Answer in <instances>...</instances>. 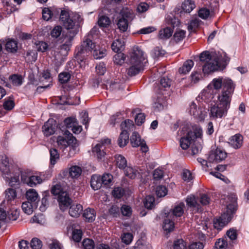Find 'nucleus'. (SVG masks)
<instances>
[{"label": "nucleus", "mask_w": 249, "mask_h": 249, "mask_svg": "<svg viewBox=\"0 0 249 249\" xmlns=\"http://www.w3.org/2000/svg\"><path fill=\"white\" fill-rule=\"evenodd\" d=\"M210 85L216 90L221 89L217 95V103L210 107V118L213 120L221 119L227 114L235 84L228 77H219L214 78Z\"/></svg>", "instance_id": "obj_1"}, {"label": "nucleus", "mask_w": 249, "mask_h": 249, "mask_svg": "<svg viewBox=\"0 0 249 249\" xmlns=\"http://www.w3.org/2000/svg\"><path fill=\"white\" fill-rule=\"evenodd\" d=\"M237 197L235 195H232L231 202L227 206L226 212L222 214L221 216L214 220L213 226L214 228L221 230L232 218L237 208Z\"/></svg>", "instance_id": "obj_2"}, {"label": "nucleus", "mask_w": 249, "mask_h": 249, "mask_svg": "<svg viewBox=\"0 0 249 249\" xmlns=\"http://www.w3.org/2000/svg\"><path fill=\"white\" fill-rule=\"evenodd\" d=\"M93 28L88 35L84 37L83 42L79 47L77 48L75 58L78 61L82 62L88 56L92 50L95 48V44L92 41V33Z\"/></svg>", "instance_id": "obj_3"}, {"label": "nucleus", "mask_w": 249, "mask_h": 249, "mask_svg": "<svg viewBox=\"0 0 249 249\" xmlns=\"http://www.w3.org/2000/svg\"><path fill=\"white\" fill-rule=\"evenodd\" d=\"M81 16L76 13H70L66 9L61 11L59 20L65 28L67 30L73 29L78 26L82 20Z\"/></svg>", "instance_id": "obj_4"}, {"label": "nucleus", "mask_w": 249, "mask_h": 249, "mask_svg": "<svg viewBox=\"0 0 249 249\" xmlns=\"http://www.w3.org/2000/svg\"><path fill=\"white\" fill-rule=\"evenodd\" d=\"M202 135L201 129H196L194 132L190 131L188 132L186 136L182 137L180 140V145L181 147L186 150L188 149L191 144L197 138H200Z\"/></svg>", "instance_id": "obj_5"}, {"label": "nucleus", "mask_w": 249, "mask_h": 249, "mask_svg": "<svg viewBox=\"0 0 249 249\" xmlns=\"http://www.w3.org/2000/svg\"><path fill=\"white\" fill-rule=\"evenodd\" d=\"M111 142L109 139L101 140L92 148V152L99 160H104L106 155L107 148Z\"/></svg>", "instance_id": "obj_6"}, {"label": "nucleus", "mask_w": 249, "mask_h": 249, "mask_svg": "<svg viewBox=\"0 0 249 249\" xmlns=\"http://www.w3.org/2000/svg\"><path fill=\"white\" fill-rule=\"evenodd\" d=\"M64 135V136H59L57 140V144L61 148H65L70 145H75L77 140L71 133L68 130H66Z\"/></svg>", "instance_id": "obj_7"}, {"label": "nucleus", "mask_w": 249, "mask_h": 249, "mask_svg": "<svg viewBox=\"0 0 249 249\" xmlns=\"http://www.w3.org/2000/svg\"><path fill=\"white\" fill-rule=\"evenodd\" d=\"M227 157V153L225 150L220 147H217L215 150L211 151L208 160L210 162L218 163L224 160Z\"/></svg>", "instance_id": "obj_8"}, {"label": "nucleus", "mask_w": 249, "mask_h": 249, "mask_svg": "<svg viewBox=\"0 0 249 249\" xmlns=\"http://www.w3.org/2000/svg\"><path fill=\"white\" fill-rule=\"evenodd\" d=\"M172 82V80L168 77H161L159 83L155 88V91L159 94H165V92L170 89Z\"/></svg>", "instance_id": "obj_9"}, {"label": "nucleus", "mask_w": 249, "mask_h": 249, "mask_svg": "<svg viewBox=\"0 0 249 249\" xmlns=\"http://www.w3.org/2000/svg\"><path fill=\"white\" fill-rule=\"evenodd\" d=\"M202 71L204 73L209 74L212 72L217 71L220 68L218 59L217 57L202 64Z\"/></svg>", "instance_id": "obj_10"}, {"label": "nucleus", "mask_w": 249, "mask_h": 249, "mask_svg": "<svg viewBox=\"0 0 249 249\" xmlns=\"http://www.w3.org/2000/svg\"><path fill=\"white\" fill-rule=\"evenodd\" d=\"M121 13L122 17L118 19L117 26L121 32H124L127 31L128 27V20L126 18H131L132 13L130 11H122Z\"/></svg>", "instance_id": "obj_11"}, {"label": "nucleus", "mask_w": 249, "mask_h": 249, "mask_svg": "<svg viewBox=\"0 0 249 249\" xmlns=\"http://www.w3.org/2000/svg\"><path fill=\"white\" fill-rule=\"evenodd\" d=\"M56 121L53 119H49L42 126L44 135L50 136L53 134L56 131Z\"/></svg>", "instance_id": "obj_12"}, {"label": "nucleus", "mask_w": 249, "mask_h": 249, "mask_svg": "<svg viewBox=\"0 0 249 249\" xmlns=\"http://www.w3.org/2000/svg\"><path fill=\"white\" fill-rule=\"evenodd\" d=\"M57 200L60 209L62 211H65L67 210L71 203V200L67 192L62 193L60 196H58Z\"/></svg>", "instance_id": "obj_13"}, {"label": "nucleus", "mask_w": 249, "mask_h": 249, "mask_svg": "<svg viewBox=\"0 0 249 249\" xmlns=\"http://www.w3.org/2000/svg\"><path fill=\"white\" fill-rule=\"evenodd\" d=\"M130 64L131 66L127 70V73L129 76H135L143 70L144 65L143 63L130 61Z\"/></svg>", "instance_id": "obj_14"}, {"label": "nucleus", "mask_w": 249, "mask_h": 249, "mask_svg": "<svg viewBox=\"0 0 249 249\" xmlns=\"http://www.w3.org/2000/svg\"><path fill=\"white\" fill-rule=\"evenodd\" d=\"M145 59L144 52L139 47L134 48L133 53L131 56L130 61L143 63V61Z\"/></svg>", "instance_id": "obj_15"}, {"label": "nucleus", "mask_w": 249, "mask_h": 249, "mask_svg": "<svg viewBox=\"0 0 249 249\" xmlns=\"http://www.w3.org/2000/svg\"><path fill=\"white\" fill-rule=\"evenodd\" d=\"M42 76L41 77L40 81V82H43L44 81H46L48 84H42V85L38 86L36 90L37 91H40V89H46L49 87H50L52 85V78L51 77V74L50 72L48 71H44L42 73Z\"/></svg>", "instance_id": "obj_16"}, {"label": "nucleus", "mask_w": 249, "mask_h": 249, "mask_svg": "<svg viewBox=\"0 0 249 249\" xmlns=\"http://www.w3.org/2000/svg\"><path fill=\"white\" fill-rule=\"evenodd\" d=\"M229 143L234 148H240L243 144V137L240 134H236L229 139Z\"/></svg>", "instance_id": "obj_17"}, {"label": "nucleus", "mask_w": 249, "mask_h": 249, "mask_svg": "<svg viewBox=\"0 0 249 249\" xmlns=\"http://www.w3.org/2000/svg\"><path fill=\"white\" fill-rule=\"evenodd\" d=\"M186 202L187 206L193 208L194 213H198L202 211L201 207L197 202L196 197L194 196H188L186 199Z\"/></svg>", "instance_id": "obj_18"}, {"label": "nucleus", "mask_w": 249, "mask_h": 249, "mask_svg": "<svg viewBox=\"0 0 249 249\" xmlns=\"http://www.w3.org/2000/svg\"><path fill=\"white\" fill-rule=\"evenodd\" d=\"M171 218V216L169 217V215L168 214L163 222L162 228L167 233L172 231L175 228L174 220Z\"/></svg>", "instance_id": "obj_19"}, {"label": "nucleus", "mask_w": 249, "mask_h": 249, "mask_svg": "<svg viewBox=\"0 0 249 249\" xmlns=\"http://www.w3.org/2000/svg\"><path fill=\"white\" fill-rule=\"evenodd\" d=\"M115 165L120 169L124 170L127 167V160L125 158L120 154H116L114 156Z\"/></svg>", "instance_id": "obj_20"}, {"label": "nucleus", "mask_w": 249, "mask_h": 249, "mask_svg": "<svg viewBox=\"0 0 249 249\" xmlns=\"http://www.w3.org/2000/svg\"><path fill=\"white\" fill-rule=\"evenodd\" d=\"M26 197L27 201H30L32 203L35 202L36 204L37 205L39 201V196L36 190L30 189L28 190L26 193Z\"/></svg>", "instance_id": "obj_21"}, {"label": "nucleus", "mask_w": 249, "mask_h": 249, "mask_svg": "<svg viewBox=\"0 0 249 249\" xmlns=\"http://www.w3.org/2000/svg\"><path fill=\"white\" fill-rule=\"evenodd\" d=\"M77 33V31L76 30H73L72 31H69L66 35L67 40L65 43L62 45L61 48L65 50H69L71 46V42Z\"/></svg>", "instance_id": "obj_22"}, {"label": "nucleus", "mask_w": 249, "mask_h": 249, "mask_svg": "<svg viewBox=\"0 0 249 249\" xmlns=\"http://www.w3.org/2000/svg\"><path fill=\"white\" fill-rule=\"evenodd\" d=\"M101 181L102 178L101 176L98 175H92L90 180L91 188L94 190H97L100 189L103 187Z\"/></svg>", "instance_id": "obj_23"}, {"label": "nucleus", "mask_w": 249, "mask_h": 249, "mask_svg": "<svg viewBox=\"0 0 249 249\" xmlns=\"http://www.w3.org/2000/svg\"><path fill=\"white\" fill-rule=\"evenodd\" d=\"M125 176L130 179H135L137 177L140 176V173L135 167L128 166L124 170Z\"/></svg>", "instance_id": "obj_24"}, {"label": "nucleus", "mask_w": 249, "mask_h": 249, "mask_svg": "<svg viewBox=\"0 0 249 249\" xmlns=\"http://www.w3.org/2000/svg\"><path fill=\"white\" fill-rule=\"evenodd\" d=\"M83 216L86 221L92 222L95 219L96 212L94 209L88 208L84 211Z\"/></svg>", "instance_id": "obj_25"}, {"label": "nucleus", "mask_w": 249, "mask_h": 249, "mask_svg": "<svg viewBox=\"0 0 249 249\" xmlns=\"http://www.w3.org/2000/svg\"><path fill=\"white\" fill-rule=\"evenodd\" d=\"M83 211V207L81 205L76 204L71 205L70 207L69 213L71 217H77L80 215Z\"/></svg>", "instance_id": "obj_26"}, {"label": "nucleus", "mask_w": 249, "mask_h": 249, "mask_svg": "<svg viewBox=\"0 0 249 249\" xmlns=\"http://www.w3.org/2000/svg\"><path fill=\"white\" fill-rule=\"evenodd\" d=\"M37 207V205L36 204L35 202L32 203L30 201L24 202L22 204V209L23 211L28 214H32L34 210L36 209Z\"/></svg>", "instance_id": "obj_27"}, {"label": "nucleus", "mask_w": 249, "mask_h": 249, "mask_svg": "<svg viewBox=\"0 0 249 249\" xmlns=\"http://www.w3.org/2000/svg\"><path fill=\"white\" fill-rule=\"evenodd\" d=\"M129 135L126 130H123L120 134L118 140V144L120 147H123L125 146L128 142Z\"/></svg>", "instance_id": "obj_28"}, {"label": "nucleus", "mask_w": 249, "mask_h": 249, "mask_svg": "<svg viewBox=\"0 0 249 249\" xmlns=\"http://www.w3.org/2000/svg\"><path fill=\"white\" fill-rule=\"evenodd\" d=\"M194 65V62L192 60H187L184 62L182 66L178 69V72L180 74H186L192 69Z\"/></svg>", "instance_id": "obj_29"}, {"label": "nucleus", "mask_w": 249, "mask_h": 249, "mask_svg": "<svg viewBox=\"0 0 249 249\" xmlns=\"http://www.w3.org/2000/svg\"><path fill=\"white\" fill-rule=\"evenodd\" d=\"M185 204L183 202H180L176 205L171 210L172 214L174 217H181L184 213Z\"/></svg>", "instance_id": "obj_30"}, {"label": "nucleus", "mask_w": 249, "mask_h": 249, "mask_svg": "<svg viewBox=\"0 0 249 249\" xmlns=\"http://www.w3.org/2000/svg\"><path fill=\"white\" fill-rule=\"evenodd\" d=\"M130 143L133 147H137L143 142L144 140L141 139L139 134L137 132H134L130 137Z\"/></svg>", "instance_id": "obj_31"}, {"label": "nucleus", "mask_w": 249, "mask_h": 249, "mask_svg": "<svg viewBox=\"0 0 249 249\" xmlns=\"http://www.w3.org/2000/svg\"><path fill=\"white\" fill-rule=\"evenodd\" d=\"M155 197L152 196H147L143 200V206L147 210H152L155 207Z\"/></svg>", "instance_id": "obj_32"}, {"label": "nucleus", "mask_w": 249, "mask_h": 249, "mask_svg": "<svg viewBox=\"0 0 249 249\" xmlns=\"http://www.w3.org/2000/svg\"><path fill=\"white\" fill-rule=\"evenodd\" d=\"M173 30L170 27H166L159 31V37L161 39H167L170 37L173 34Z\"/></svg>", "instance_id": "obj_33"}, {"label": "nucleus", "mask_w": 249, "mask_h": 249, "mask_svg": "<svg viewBox=\"0 0 249 249\" xmlns=\"http://www.w3.org/2000/svg\"><path fill=\"white\" fill-rule=\"evenodd\" d=\"M6 50L10 53H15L18 50V43L14 39H10L5 44Z\"/></svg>", "instance_id": "obj_34"}, {"label": "nucleus", "mask_w": 249, "mask_h": 249, "mask_svg": "<svg viewBox=\"0 0 249 249\" xmlns=\"http://www.w3.org/2000/svg\"><path fill=\"white\" fill-rule=\"evenodd\" d=\"M195 7V2L192 0H185L182 4V8L186 13H190Z\"/></svg>", "instance_id": "obj_35"}, {"label": "nucleus", "mask_w": 249, "mask_h": 249, "mask_svg": "<svg viewBox=\"0 0 249 249\" xmlns=\"http://www.w3.org/2000/svg\"><path fill=\"white\" fill-rule=\"evenodd\" d=\"M9 185L13 188H18L19 185V176H15L13 177H9L5 175L4 177Z\"/></svg>", "instance_id": "obj_36"}, {"label": "nucleus", "mask_w": 249, "mask_h": 249, "mask_svg": "<svg viewBox=\"0 0 249 249\" xmlns=\"http://www.w3.org/2000/svg\"><path fill=\"white\" fill-rule=\"evenodd\" d=\"M103 187L108 188L112 183V176L110 174H105L101 176Z\"/></svg>", "instance_id": "obj_37"}, {"label": "nucleus", "mask_w": 249, "mask_h": 249, "mask_svg": "<svg viewBox=\"0 0 249 249\" xmlns=\"http://www.w3.org/2000/svg\"><path fill=\"white\" fill-rule=\"evenodd\" d=\"M214 56H213L209 51H204L200 54L199 59L200 61V65L206 63L207 62L214 58Z\"/></svg>", "instance_id": "obj_38"}, {"label": "nucleus", "mask_w": 249, "mask_h": 249, "mask_svg": "<svg viewBox=\"0 0 249 249\" xmlns=\"http://www.w3.org/2000/svg\"><path fill=\"white\" fill-rule=\"evenodd\" d=\"M15 102L13 96L7 97L3 104V108L7 110H12L15 107Z\"/></svg>", "instance_id": "obj_39"}, {"label": "nucleus", "mask_w": 249, "mask_h": 249, "mask_svg": "<svg viewBox=\"0 0 249 249\" xmlns=\"http://www.w3.org/2000/svg\"><path fill=\"white\" fill-rule=\"evenodd\" d=\"M124 48V42L122 41L120 39H116L111 45L112 50L116 53L121 52L122 49Z\"/></svg>", "instance_id": "obj_40"}, {"label": "nucleus", "mask_w": 249, "mask_h": 249, "mask_svg": "<svg viewBox=\"0 0 249 249\" xmlns=\"http://www.w3.org/2000/svg\"><path fill=\"white\" fill-rule=\"evenodd\" d=\"M82 173L81 168L78 166H72L70 168V176L72 178H78Z\"/></svg>", "instance_id": "obj_41"}, {"label": "nucleus", "mask_w": 249, "mask_h": 249, "mask_svg": "<svg viewBox=\"0 0 249 249\" xmlns=\"http://www.w3.org/2000/svg\"><path fill=\"white\" fill-rule=\"evenodd\" d=\"M10 79L13 85L15 86H19L23 83V78L21 75L14 74L10 76Z\"/></svg>", "instance_id": "obj_42"}, {"label": "nucleus", "mask_w": 249, "mask_h": 249, "mask_svg": "<svg viewBox=\"0 0 249 249\" xmlns=\"http://www.w3.org/2000/svg\"><path fill=\"white\" fill-rule=\"evenodd\" d=\"M50 154V163L52 165H54L59 159V154L57 150L55 148H51L49 150Z\"/></svg>", "instance_id": "obj_43"}, {"label": "nucleus", "mask_w": 249, "mask_h": 249, "mask_svg": "<svg viewBox=\"0 0 249 249\" xmlns=\"http://www.w3.org/2000/svg\"><path fill=\"white\" fill-rule=\"evenodd\" d=\"M0 170L4 175H9L10 169L7 158L5 157L3 160L1 165L0 166Z\"/></svg>", "instance_id": "obj_44"}, {"label": "nucleus", "mask_w": 249, "mask_h": 249, "mask_svg": "<svg viewBox=\"0 0 249 249\" xmlns=\"http://www.w3.org/2000/svg\"><path fill=\"white\" fill-rule=\"evenodd\" d=\"M111 23L108 17L106 16H101L98 21V23L100 27H107Z\"/></svg>", "instance_id": "obj_45"}, {"label": "nucleus", "mask_w": 249, "mask_h": 249, "mask_svg": "<svg viewBox=\"0 0 249 249\" xmlns=\"http://www.w3.org/2000/svg\"><path fill=\"white\" fill-rule=\"evenodd\" d=\"M71 74L69 72H62L58 75L59 82L62 84L67 83L71 79Z\"/></svg>", "instance_id": "obj_46"}, {"label": "nucleus", "mask_w": 249, "mask_h": 249, "mask_svg": "<svg viewBox=\"0 0 249 249\" xmlns=\"http://www.w3.org/2000/svg\"><path fill=\"white\" fill-rule=\"evenodd\" d=\"M166 23L168 25H170L172 27V29L175 27L178 26L179 23L178 18L175 17L168 16L166 18Z\"/></svg>", "instance_id": "obj_47"}, {"label": "nucleus", "mask_w": 249, "mask_h": 249, "mask_svg": "<svg viewBox=\"0 0 249 249\" xmlns=\"http://www.w3.org/2000/svg\"><path fill=\"white\" fill-rule=\"evenodd\" d=\"M66 191H64L63 188L60 184H56L53 185L51 189V193L54 196H60L62 193H66Z\"/></svg>", "instance_id": "obj_48"}, {"label": "nucleus", "mask_w": 249, "mask_h": 249, "mask_svg": "<svg viewBox=\"0 0 249 249\" xmlns=\"http://www.w3.org/2000/svg\"><path fill=\"white\" fill-rule=\"evenodd\" d=\"M29 186L32 187L35 186L37 184H40L42 182L40 177L36 176H30Z\"/></svg>", "instance_id": "obj_49"}, {"label": "nucleus", "mask_w": 249, "mask_h": 249, "mask_svg": "<svg viewBox=\"0 0 249 249\" xmlns=\"http://www.w3.org/2000/svg\"><path fill=\"white\" fill-rule=\"evenodd\" d=\"M193 116L198 120L202 121L204 120L205 117V113L202 110V108L200 107H198V109L193 112Z\"/></svg>", "instance_id": "obj_50"}, {"label": "nucleus", "mask_w": 249, "mask_h": 249, "mask_svg": "<svg viewBox=\"0 0 249 249\" xmlns=\"http://www.w3.org/2000/svg\"><path fill=\"white\" fill-rule=\"evenodd\" d=\"M186 32L184 30L177 31L173 36L174 39L178 43L181 41L185 36Z\"/></svg>", "instance_id": "obj_51"}, {"label": "nucleus", "mask_w": 249, "mask_h": 249, "mask_svg": "<svg viewBox=\"0 0 249 249\" xmlns=\"http://www.w3.org/2000/svg\"><path fill=\"white\" fill-rule=\"evenodd\" d=\"M122 120L121 113H116L115 114L111 116L109 119V123L112 125H114L117 123H119Z\"/></svg>", "instance_id": "obj_52"}, {"label": "nucleus", "mask_w": 249, "mask_h": 249, "mask_svg": "<svg viewBox=\"0 0 249 249\" xmlns=\"http://www.w3.org/2000/svg\"><path fill=\"white\" fill-rule=\"evenodd\" d=\"M44 196L41 200V205L39 207L41 211L44 212L46 210V207L49 204L48 197L49 196V194L47 192H45L43 194Z\"/></svg>", "instance_id": "obj_53"}, {"label": "nucleus", "mask_w": 249, "mask_h": 249, "mask_svg": "<svg viewBox=\"0 0 249 249\" xmlns=\"http://www.w3.org/2000/svg\"><path fill=\"white\" fill-rule=\"evenodd\" d=\"M16 196V191L14 189L9 188L5 191V198L8 201L13 200Z\"/></svg>", "instance_id": "obj_54"}, {"label": "nucleus", "mask_w": 249, "mask_h": 249, "mask_svg": "<svg viewBox=\"0 0 249 249\" xmlns=\"http://www.w3.org/2000/svg\"><path fill=\"white\" fill-rule=\"evenodd\" d=\"M120 126L122 130H126V131L127 132L128 130H130L132 127H133V122L132 120L129 119L126 120L121 123Z\"/></svg>", "instance_id": "obj_55"}, {"label": "nucleus", "mask_w": 249, "mask_h": 249, "mask_svg": "<svg viewBox=\"0 0 249 249\" xmlns=\"http://www.w3.org/2000/svg\"><path fill=\"white\" fill-rule=\"evenodd\" d=\"M173 249H186V244L182 239H178L174 241Z\"/></svg>", "instance_id": "obj_56"}, {"label": "nucleus", "mask_w": 249, "mask_h": 249, "mask_svg": "<svg viewBox=\"0 0 249 249\" xmlns=\"http://www.w3.org/2000/svg\"><path fill=\"white\" fill-rule=\"evenodd\" d=\"M32 249H41L42 246V242L37 238H34L30 243Z\"/></svg>", "instance_id": "obj_57"}, {"label": "nucleus", "mask_w": 249, "mask_h": 249, "mask_svg": "<svg viewBox=\"0 0 249 249\" xmlns=\"http://www.w3.org/2000/svg\"><path fill=\"white\" fill-rule=\"evenodd\" d=\"M154 107L158 111L162 110L164 108V102L162 97H158L156 102H154Z\"/></svg>", "instance_id": "obj_58"}, {"label": "nucleus", "mask_w": 249, "mask_h": 249, "mask_svg": "<svg viewBox=\"0 0 249 249\" xmlns=\"http://www.w3.org/2000/svg\"><path fill=\"white\" fill-rule=\"evenodd\" d=\"M82 235L81 230L75 229L72 231V239L74 241L79 242L82 239Z\"/></svg>", "instance_id": "obj_59"}, {"label": "nucleus", "mask_w": 249, "mask_h": 249, "mask_svg": "<svg viewBox=\"0 0 249 249\" xmlns=\"http://www.w3.org/2000/svg\"><path fill=\"white\" fill-rule=\"evenodd\" d=\"M167 193V190L166 188L164 186H159L157 187L156 193L158 197L164 196Z\"/></svg>", "instance_id": "obj_60"}, {"label": "nucleus", "mask_w": 249, "mask_h": 249, "mask_svg": "<svg viewBox=\"0 0 249 249\" xmlns=\"http://www.w3.org/2000/svg\"><path fill=\"white\" fill-rule=\"evenodd\" d=\"M62 32V27L60 26H56L51 32V36L52 37L56 38L58 37Z\"/></svg>", "instance_id": "obj_61"}, {"label": "nucleus", "mask_w": 249, "mask_h": 249, "mask_svg": "<svg viewBox=\"0 0 249 249\" xmlns=\"http://www.w3.org/2000/svg\"><path fill=\"white\" fill-rule=\"evenodd\" d=\"M133 235L131 233H124L122 235V242L126 245L129 244L132 241Z\"/></svg>", "instance_id": "obj_62"}, {"label": "nucleus", "mask_w": 249, "mask_h": 249, "mask_svg": "<svg viewBox=\"0 0 249 249\" xmlns=\"http://www.w3.org/2000/svg\"><path fill=\"white\" fill-rule=\"evenodd\" d=\"M227 242L224 238H220L218 239L215 243V247L217 249H222L227 247Z\"/></svg>", "instance_id": "obj_63"}, {"label": "nucleus", "mask_w": 249, "mask_h": 249, "mask_svg": "<svg viewBox=\"0 0 249 249\" xmlns=\"http://www.w3.org/2000/svg\"><path fill=\"white\" fill-rule=\"evenodd\" d=\"M85 249H93L94 247V241L92 239H85L82 243Z\"/></svg>", "instance_id": "obj_64"}]
</instances>
